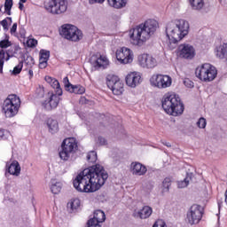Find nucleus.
Instances as JSON below:
<instances>
[{
  "mask_svg": "<svg viewBox=\"0 0 227 227\" xmlns=\"http://www.w3.org/2000/svg\"><path fill=\"white\" fill-rule=\"evenodd\" d=\"M2 8L0 7V12H1Z\"/></svg>",
  "mask_w": 227,
  "mask_h": 227,
  "instance_id": "nucleus-59",
  "label": "nucleus"
},
{
  "mask_svg": "<svg viewBox=\"0 0 227 227\" xmlns=\"http://www.w3.org/2000/svg\"><path fill=\"white\" fill-rule=\"evenodd\" d=\"M191 180H192L191 174H187L184 181H179L177 183V187L179 189H184V187H187V185H189V182H191Z\"/></svg>",
  "mask_w": 227,
  "mask_h": 227,
  "instance_id": "nucleus-31",
  "label": "nucleus"
},
{
  "mask_svg": "<svg viewBox=\"0 0 227 227\" xmlns=\"http://www.w3.org/2000/svg\"><path fill=\"white\" fill-rule=\"evenodd\" d=\"M13 6V0H5L4 10L7 15H12V8Z\"/></svg>",
  "mask_w": 227,
  "mask_h": 227,
  "instance_id": "nucleus-34",
  "label": "nucleus"
},
{
  "mask_svg": "<svg viewBox=\"0 0 227 227\" xmlns=\"http://www.w3.org/2000/svg\"><path fill=\"white\" fill-rule=\"evenodd\" d=\"M75 152H77V142H75V138H66L61 145L59 157L61 160H70Z\"/></svg>",
  "mask_w": 227,
  "mask_h": 227,
  "instance_id": "nucleus-8",
  "label": "nucleus"
},
{
  "mask_svg": "<svg viewBox=\"0 0 227 227\" xmlns=\"http://www.w3.org/2000/svg\"><path fill=\"white\" fill-rule=\"evenodd\" d=\"M27 0H20V3H27Z\"/></svg>",
  "mask_w": 227,
  "mask_h": 227,
  "instance_id": "nucleus-55",
  "label": "nucleus"
},
{
  "mask_svg": "<svg viewBox=\"0 0 227 227\" xmlns=\"http://www.w3.org/2000/svg\"><path fill=\"white\" fill-rule=\"evenodd\" d=\"M19 9L24 10V4H22L21 2L19 3Z\"/></svg>",
  "mask_w": 227,
  "mask_h": 227,
  "instance_id": "nucleus-51",
  "label": "nucleus"
},
{
  "mask_svg": "<svg viewBox=\"0 0 227 227\" xmlns=\"http://www.w3.org/2000/svg\"><path fill=\"white\" fill-rule=\"evenodd\" d=\"M6 136H8V131L4 129H0V139H5Z\"/></svg>",
  "mask_w": 227,
  "mask_h": 227,
  "instance_id": "nucleus-46",
  "label": "nucleus"
},
{
  "mask_svg": "<svg viewBox=\"0 0 227 227\" xmlns=\"http://www.w3.org/2000/svg\"><path fill=\"white\" fill-rule=\"evenodd\" d=\"M62 184L59 182L52 181L51 191L52 194H59L61 192Z\"/></svg>",
  "mask_w": 227,
  "mask_h": 227,
  "instance_id": "nucleus-29",
  "label": "nucleus"
},
{
  "mask_svg": "<svg viewBox=\"0 0 227 227\" xmlns=\"http://www.w3.org/2000/svg\"><path fill=\"white\" fill-rule=\"evenodd\" d=\"M184 84L186 86V88H194V82H192V81L190 79H184Z\"/></svg>",
  "mask_w": 227,
  "mask_h": 227,
  "instance_id": "nucleus-44",
  "label": "nucleus"
},
{
  "mask_svg": "<svg viewBox=\"0 0 227 227\" xmlns=\"http://www.w3.org/2000/svg\"><path fill=\"white\" fill-rule=\"evenodd\" d=\"M138 65L142 68H155L157 67V59L151 55L142 54L138 58Z\"/></svg>",
  "mask_w": 227,
  "mask_h": 227,
  "instance_id": "nucleus-15",
  "label": "nucleus"
},
{
  "mask_svg": "<svg viewBox=\"0 0 227 227\" xmlns=\"http://www.w3.org/2000/svg\"><path fill=\"white\" fill-rule=\"evenodd\" d=\"M166 33L169 42L178 43L189 35V22L184 20L169 22L167 25Z\"/></svg>",
  "mask_w": 227,
  "mask_h": 227,
  "instance_id": "nucleus-3",
  "label": "nucleus"
},
{
  "mask_svg": "<svg viewBox=\"0 0 227 227\" xmlns=\"http://www.w3.org/2000/svg\"><path fill=\"white\" fill-rule=\"evenodd\" d=\"M30 60H31V61H33V59H32V58H30Z\"/></svg>",
  "mask_w": 227,
  "mask_h": 227,
  "instance_id": "nucleus-58",
  "label": "nucleus"
},
{
  "mask_svg": "<svg viewBox=\"0 0 227 227\" xmlns=\"http://www.w3.org/2000/svg\"><path fill=\"white\" fill-rule=\"evenodd\" d=\"M6 54H7L6 61H8V59H10V51H7Z\"/></svg>",
  "mask_w": 227,
  "mask_h": 227,
  "instance_id": "nucleus-52",
  "label": "nucleus"
},
{
  "mask_svg": "<svg viewBox=\"0 0 227 227\" xmlns=\"http://www.w3.org/2000/svg\"><path fill=\"white\" fill-rule=\"evenodd\" d=\"M38 43V41L35 39H28L27 41V47H35Z\"/></svg>",
  "mask_w": 227,
  "mask_h": 227,
  "instance_id": "nucleus-43",
  "label": "nucleus"
},
{
  "mask_svg": "<svg viewBox=\"0 0 227 227\" xmlns=\"http://www.w3.org/2000/svg\"><path fill=\"white\" fill-rule=\"evenodd\" d=\"M147 171L148 169L146 168V166L142 163L134 161L130 164V172L132 175H135V176H143L146 175Z\"/></svg>",
  "mask_w": 227,
  "mask_h": 227,
  "instance_id": "nucleus-21",
  "label": "nucleus"
},
{
  "mask_svg": "<svg viewBox=\"0 0 227 227\" xmlns=\"http://www.w3.org/2000/svg\"><path fill=\"white\" fill-rule=\"evenodd\" d=\"M189 2L192 6V10H195L196 12H201L205 7L204 0H189Z\"/></svg>",
  "mask_w": 227,
  "mask_h": 227,
  "instance_id": "nucleus-27",
  "label": "nucleus"
},
{
  "mask_svg": "<svg viewBox=\"0 0 227 227\" xmlns=\"http://www.w3.org/2000/svg\"><path fill=\"white\" fill-rule=\"evenodd\" d=\"M115 56L117 61L121 65H129V63H132V61H134V52L127 47H122L117 50Z\"/></svg>",
  "mask_w": 227,
  "mask_h": 227,
  "instance_id": "nucleus-13",
  "label": "nucleus"
},
{
  "mask_svg": "<svg viewBox=\"0 0 227 227\" xmlns=\"http://www.w3.org/2000/svg\"><path fill=\"white\" fill-rule=\"evenodd\" d=\"M63 83L65 85V88H66L67 91H70V89L72 88L73 85L70 83V81L68 80V77L66 76L63 79Z\"/></svg>",
  "mask_w": 227,
  "mask_h": 227,
  "instance_id": "nucleus-41",
  "label": "nucleus"
},
{
  "mask_svg": "<svg viewBox=\"0 0 227 227\" xmlns=\"http://www.w3.org/2000/svg\"><path fill=\"white\" fill-rule=\"evenodd\" d=\"M125 81L129 88H137V86L143 82V78L141 77V73L130 72L126 75Z\"/></svg>",
  "mask_w": 227,
  "mask_h": 227,
  "instance_id": "nucleus-16",
  "label": "nucleus"
},
{
  "mask_svg": "<svg viewBox=\"0 0 227 227\" xmlns=\"http://www.w3.org/2000/svg\"><path fill=\"white\" fill-rule=\"evenodd\" d=\"M163 192H169L171 187V177H166L162 182Z\"/></svg>",
  "mask_w": 227,
  "mask_h": 227,
  "instance_id": "nucleus-33",
  "label": "nucleus"
},
{
  "mask_svg": "<svg viewBox=\"0 0 227 227\" xmlns=\"http://www.w3.org/2000/svg\"><path fill=\"white\" fill-rule=\"evenodd\" d=\"M153 227H168V225H166V222L158 220L155 222Z\"/></svg>",
  "mask_w": 227,
  "mask_h": 227,
  "instance_id": "nucleus-42",
  "label": "nucleus"
},
{
  "mask_svg": "<svg viewBox=\"0 0 227 227\" xmlns=\"http://www.w3.org/2000/svg\"><path fill=\"white\" fill-rule=\"evenodd\" d=\"M107 87L113 91L114 95H121L123 93V83L120 78L114 74L106 76Z\"/></svg>",
  "mask_w": 227,
  "mask_h": 227,
  "instance_id": "nucleus-12",
  "label": "nucleus"
},
{
  "mask_svg": "<svg viewBox=\"0 0 227 227\" xmlns=\"http://www.w3.org/2000/svg\"><path fill=\"white\" fill-rule=\"evenodd\" d=\"M50 106H43L46 111H52L59 105V96L55 92H48V99L45 101Z\"/></svg>",
  "mask_w": 227,
  "mask_h": 227,
  "instance_id": "nucleus-20",
  "label": "nucleus"
},
{
  "mask_svg": "<svg viewBox=\"0 0 227 227\" xmlns=\"http://www.w3.org/2000/svg\"><path fill=\"white\" fill-rule=\"evenodd\" d=\"M45 81L55 90V93L59 96L61 97L63 95V90L61 89V85H59V82L56 80L55 78H52L51 76H45Z\"/></svg>",
  "mask_w": 227,
  "mask_h": 227,
  "instance_id": "nucleus-22",
  "label": "nucleus"
},
{
  "mask_svg": "<svg viewBox=\"0 0 227 227\" xmlns=\"http://www.w3.org/2000/svg\"><path fill=\"white\" fill-rule=\"evenodd\" d=\"M44 8L53 15H61L67 12L68 2L67 0H49L44 4Z\"/></svg>",
  "mask_w": 227,
  "mask_h": 227,
  "instance_id": "nucleus-9",
  "label": "nucleus"
},
{
  "mask_svg": "<svg viewBox=\"0 0 227 227\" xmlns=\"http://www.w3.org/2000/svg\"><path fill=\"white\" fill-rule=\"evenodd\" d=\"M189 224H198L203 217V207L198 204H193L187 212Z\"/></svg>",
  "mask_w": 227,
  "mask_h": 227,
  "instance_id": "nucleus-11",
  "label": "nucleus"
},
{
  "mask_svg": "<svg viewBox=\"0 0 227 227\" xmlns=\"http://www.w3.org/2000/svg\"><path fill=\"white\" fill-rule=\"evenodd\" d=\"M97 159H98V156H97V152L95 151H90L87 153V160L88 162H97Z\"/></svg>",
  "mask_w": 227,
  "mask_h": 227,
  "instance_id": "nucleus-35",
  "label": "nucleus"
},
{
  "mask_svg": "<svg viewBox=\"0 0 227 227\" xmlns=\"http://www.w3.org/2000/svg\"><path fill=\"white\" fill-rule=\"evenodd\" d=\"M20 109V98L17 95H9L3 104V113L6 118H13Z\"/></svg>",
  "mask_w": 227,
  "mask_h": 227,
  "instance_id": "nucleus-6",
  "label": "nucleus"
},
{
  "mask_svg": "<svg viewBox=\"0 0 227 227\" xmlns=\"http://www.w3.org/2000/svg\"><path fill=\"white\" fill-rule=\"evenodd\" d=\"M195 75L203 82H212L217 77V69L211 64L205 63L196 68Z\"/></svg>",
  "mask_w": 227,
  "mask_h": 227,
  "instance_id": "nucleus-5",
  "label": "nucleus"
},
{
  "mask_svg": "<svg viewBox=\"0 0 227 227\" xmlns=\"http://www.w3.org/2000/svg\"><path fill=\"white\" fill-rule=\"evenodd\" d=\"M8 173L13 175V176H19L20 175V164L19 161L13 160L8 168Z\"/></svg>",
  "mask_w": 227,
  "mask_h": 227,
  "instance_id": "nucleus-25",
  "label": "nucleus"
},
{
  "mask_svg": "<svg viewBox=\"0 0 227 227\" xmlns=\"http://www.w3.org/2000/svg\"><path fill=\"white\" fill-rule=\"evenodd\" d=\"M8 47H12V42L8 39H4L0 41V48L1 49H8Z\"/></svg>",
  "mask_w": 227,
  "mask_h": 227,
  "instance_id": "nucleus-38",
  "label": "nucleus"
},
{
  "mask_svg": "<svg viewBox=\"0 0 227 227\" xmlns=\"http://www.w3.org/2000/svg\"><path fill=\"white\" fill-rule=\"evenodd\" d=\"M224 196H225V203H226V205H227V189H226V191H225Z\"/></svg>",
  "mask_w": 227,
  "mask_h": 227,
  "instance_id": "nucleus-53",
  "label": "nucleus"
},
{
  "mask_svg": "<svg viewBox=\"0 0 227 227\" xmlns=\"http://www.w3.org/2000/svg\"><path fill=\"white\" fill-rule=\"evenodd\" d=\"M197 125L199 129H205V127H207V120L203 117L200 118L197 121Z\"/></svg>",
  "mask_w": 227,
  "mask_h": 227,
  "instance_id": "nucleus-40",
  "label": "nucleus"
},
{
  "mask_svg": "<svg viewBox=\"0 0 227 227\" xmlns=\"http://www.w3.org/2000/svg\"><path fill=\"white\" fill-rule=\"evenodd\" d=\"M49 58H51V51L47 50H41L40 51V59L39 61H49Z\"/></svg>",
  "mask_w": 227,
  "mask_h": 227,
  "instance_id": "nucleus-32",
  "label": "nucleus"
},
{
  "mask_svg": "<svg viewBox=\"0 0 227 227\" xmlns=\"http://www.w3.org/2000/svg\"><path fill=\"white\" fill-rule=\"evenodd\" d=\"M161 104L163 111L169 116H182L185 111V106H184L180 97L175 93L165 94Z\"/></svg>",
  "mask_w": 227,
  "mask_h": 227,
  "instance_id": "nucleus-4",
  "label": "nucleus"
},
{
  "mask_svg": "<svg viewBox=\"0 0 227 227\" xmlns=\"http://www.w3.org/2000/svg\"><path fill=\"white\" fill-rule=\"evenodd\" d=\"M80 207L81 200L79 199L71 200V201L67 203V207L71 208V210H77Z\"/></svg>",
  "mask_w": 227,
  "mask_h": 227,
  "instance_id": "nucleus-30",
  "label": "nucleus"
},
{
  "mask_svg": "<svg viewBox=\"0 0 227 227\" xmlns=\"http://www.w3.org/2000/svg\"><path fill=\"white\" fill-rule=\"evenodd\" d=\"M108 5L114 10H121L127 6L129 0H107Z\"/></svg>",
  "mask_w": 227,
  "mask_h": 227,
  "instance_id": "nucleus-24",
  "label": "nucleus"
},
{
  "mask_svg": "<svg viewBox=\"0 0 227 227\" xmlns=\"http://www.w3.org/2000/svg\"><path fill=\"white\" fill-rule=\"evenodd\" d=\"M218 207H219V208H221V204H219V206H218Z\"/></svg>",
  "mask_w": 227,
  "mask_h": 227,
  "instance_id": "nucleus-57",
  "label": "nucleus"
},
{
  "mask_svg": "<svg viewBox=\"0 0 227 227\" xmlns=\"http://www.w3.org/2000/svg\"><path fill=\"white\" fill-rule=\"evenodd\" d=\"M59 35L69 42H81L83 36L82 31L70 24L62 25L59 29Z\"/></svg>",
  "mask_w": 227,
  "mask_h": 227,
  "instance_id": "nucleus-7",
  "label": "nucleus"
},
{
  "mask_svg": "<svg viewBox=\"0 0 227 227\" xmlns=\"http://www.w3.org/2000/svg\"><path fill=\"white\" fill-rule=\"evenodd\" d=\"M47 129H48V132H50V134H56L57 132H59V123L58 122V121L56 119L53 118H48L45 121Z\"/></svg>",
  "mask_w": 227,
  "mask_h": 227,
  "instance_id": "nucleus-23",
  "label": "nucleus"
},
{
  "mask_svg": "<svg viewBox=\"0 0 227 227\" xmlns=\"http://www.w3.org/2000/svg\"><path fill=\"white\" fill-rule=\"evenodd\" d=\"M172 82L171 76L166 74H153L150 78L151 86L158 88V90H166L171 86Z\"/></svg>",
  "mask_w": 227,
  "mask_h": 227,
  "instance_id": "nucleus-10",
  "label": "nucleus"
},
{
  "mask_svg": "<svg viewBox=\"0 0 227 227\" xmlns=\"http://www.w3.org/2000/svg\"><path fill=\"white\" fill-rule=\"evenodd\" d=\"M4 50H0V74H3V67L4 65Z\"/></svg>",
  "mask_w": 227,
  "mask_h": 227,
  "instance_id": "nucleus-39",
  "label": "nucleus"
},
{
  "mask_svg": "<svg viewBox=\"0 0 227 227\" xmlns=\"http://www.w3.org/2000/svg\"><path fill=\"white\" fill-rule=\"evenodd\" d=\"M69 91L70 93H75V95H82L86 92V89L82 85H73Z\"/></svg>",
  "mask_w": 227,
  "mask_h": 227,
  "instance_id": "nucleus-28",
  "label": "nucleus"
},
{
  "mask_svg": "<svg viewBox=\"0 0 227 227\" xmlns=\"http://www.w3.org/2000/svg\"><path fill=\"white\" fill-rule=\"evenodd\" d=\"M106 221V213L102 210H96L93 218L87 223V227H100V223Z\"/></svg>",
  "mask_w": 227,
  "mask_h": 227,
  "instance_id": "nucleus-17",
  "label": "nucleus"
},
{
  "mask_svg": "<svg viewBox=\"0 0 227 227\" xmlns=\"http://www.w3.org/2000/svg\"><path fill=\"white\" fill-rule=\"evenodd\" d=\"M159 27V22L155 20H147L129 31V42L132 45L142 47L145 45Z\"/></svg>",
  "mask_w": 227,
  "mask_h": 227,
  "instance_id": "nucleus-2",
  "label": "nucleus"
},
{
  "mask_svg": "<svg viewBox=\"0 0 227 227\" xmlns=\"http://www.w3.org/2000/svg\"><path fill=\"white\" fill-rule=\"evenodd\" d=\"M109 175L100 164L93 165L80 172L74 180L73 185L79 192H95L106 184Z\"/></svg>",
  "mask_w": 227,
  "mask_h": 227,
  "instance_id": "nucleus-1",
  "label": "nucleus"
},
{
  "mask_svg": "<svg viewBox=\"0 0 227 227\" xmlns=\"http://www.w3.org/2000/svg\"><path fill=\"white\" fill-rule=\"evenodd\" d=\"M162 145L168 146V148H171V144L169 142H162Z\"/></svg>",
  "mask_w": 227,
  "mask_h": 227,
  "instance_id": "nucleus-50",
  "label": "nucleus"
},
{
  "mask_svg": "<svg viewBox=\"0 0 227 227\" xmlns=\"http://www.w3.org/2000/svg\"><path fill=\"white\" fill-rule=\"evenodd\" d=\"M152 214H153L152 207L144 206L141 209H135L132 215L135 219H148Z\"/></svg>",
  "mask_w": 227,
  "mask_h": 227,
  "instance_id": "nucleus-18",
  "label": "nucleus"
},
{
  "mask_svg": "<svg viewBox=\"0 0 227 227\" xmlns=\"http://www.w3.org/2000/svg\"><path fill=\"white\" fill-rule=\"evenodd\" d=\"M12 17H7L4 20L0 21V24L3 26L4 31H8V25H12Z\"/></svg>",
  "mask_w": 227,
  "mask_h": 227,
  "instance_id": "nucleus-36",
  "label": "nucleus"
},
{
  "mask_svg": "<svg viewBox=\"0 0 227 227\" xmlns=\"http://www.w3.org/2000/svg\"><path fill=\"white\" fill-rule=\"evenodd\" d=\"M28 74H29L30 77H33V71L31 69H29Z\"/></svg>",
  "mask_w": 227,
  "mask_h": 227,
  "instance_id": "nucleus-54",
  "label": "nucleus"
},
{
  "mask_svg": "<svg viewBox=\"0 0 227 227\" xmlns=\"http://www.w3.org/2000/svg\"><path fill=\"white\" fill-rule=\"evenodd\" d=\"M178 54L184 59H192L196 56V51L192 45L183 43L178 46Z\"/></svg>",
  "mask_w": 227,
  "mask_h": 227,
  "instance_id": "nucleus-14",
  "label": "nucleus"
},
{
  "mask_svg": "<svg viewBox=\"0 0 227 227\" xmlns=\"http://www.w3.org/2000/svg\"><path fill=\"white\" fill-rule=\"evenodd\" d=\"M22 67H24L23 62H20L12 70V74L13 75H19L20 72H22Z\"/></svg>",
  "mask_w": 227,
  "mask_h": 227,
  "instance_id": "nucleus-37",
  "label": "nucleus"
},
{
  "mask_svg": "<svg viewBox=\"0 0 227 227\" xmlns=\"http://www.w3.org/2000/svg\"><path fill=\"white\" fill-rule=\"evenodd\" d=\"M90 63L96 70H99V68H106V67H109V59H107V57L106 56H92L90 59Z\"/></svg>",
  "mask_w": 227,
  "mask_h": 227,
  "instance_id": "nucleus-19",
  "label": "nucleus"
},
{
  "mask_svg": "<svg viewBox=\"0 0 227 227\" xmlns=\"http://www.w3.org/2000/svg\"><path fill=\"white\" fill-rule=\"evenodd\" d=\"M106 0H89L90 4H95L98 3V4H102Z\"/></svg>",
  "mask_w": 227,
  "mask_h": 227,
  "instance_id": "nucleus-48",
  "label": "nucleus"
},
{
  "mask_svg": "<svg viewBox=\"0 0 227 227\" xmlns=\"http://www.w3.org/2000/svg\"><path fill=\"white\" fill-rule=\"evenodd\" d=\"M226 53H227V43H223L220 44L218 47H216L215 55L220 59H224V58H226Z\"/></svg>",
  "mask_w": 227,
  "mask_h": 227,
  "instance_id": "nucleus-26",
  "label": "nucleus"
},
{
  "mask_svg": "<svg viewBox=\"0 0 227 227\" xmlns=\"http://www.w3.org/2000/svg\"><path fill=\"white\" fill-rule=\"evenodd\" d=\"M17 33V23H13L11 28V35H15Z\"/></svg>",
  "mask_w": 227,
  "mask_h": 227,
  "instance_id": "nucleus-49",
  "label": "nucleus"
},
{
  "mask_svg": "<svg viewBox=\"0 0 227 227\" xmlns=\"http://www.w3.org/2000/svg\"><path fill=\"white\" fill-rule=\"evenodd\" d=\"M14 50L19 51V46H15Z\"/></svg>",
  "mask_w": 227,
  "mask_h": 227,
  "instance_id": "nucleus-56",
  "label": "nucleus"
},
{
  "mask_svg": "<svg viewBox=\"0 0 227 227\" xmlns=\"http://www.w3.org/2000/svg\"><path fill=\"white\" fill-rule=\"evenodd\" d=\"M39 68H47V61L39 60Z\"/></svg>",
  "mask_w": 227,
  "mask_h": 227,
  "instance_id": "nucleus-47",
  "label": "nucleus"
},
{
  "mask_svg": "<svg viewBox=\"0 0 227 227\" xmlns=\"http://www.w3.org/2000/svg\"><path fill=\"white\" fill-rule=\"evenodd\" d=\"M98 145H99L100 146H104L106 145H107V140H106V138L99 137L97 140Z\"/></svg>",
  "mask_w": 227,
  "mask_h": 227,
  "instance_id": "nucleus-45",
  "label": "nucleus"
}]
</instances>
